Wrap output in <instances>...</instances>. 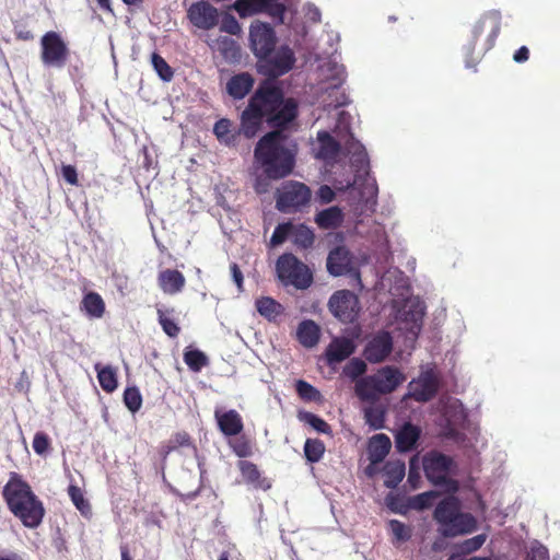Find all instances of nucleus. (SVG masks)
<instances>
[{"label":"nucleus","instance_id":"f257e3e1","mask_svg":"<svg viewBox=\"0 0 560 560\" xmlns=\"http://www.w3.org/2000/svg\"><path fill=\"white\" fill-rule=\"evenodd\" d=\"M295 116L296 103L291 98L284 101L280 89L266 84L256 91L242 113L238 132L246 138H253L264 119L273 127H282L291 122Z\"/></svg>","mask_w":560,"mask_h":560},{"label":"nucleus","instance_id":"f03ea898","mask_svg":"<svg viewBox=\"0 0 560 560\" xmlns=\"http://www.w3.org/2000/svg\"><path fill=\"white\" fill-rule=\"evenodd\" d=\"M350 114H348L345 110L338 112L336 131L338 133V137L340 138V141L343 142L345 151L347 152V154L351 155L353 166H355L358 168L357 172L360 173L361 171H365V167L368 165L366 153L364 151L363 145L357 140H354V138L352 137V133L350 132ZM364 173L366 177L363 180L362 188L360 187L359 184L361 179L360 174H358L353 180L336 179L334 182V186L337 190L340 191H345L352 187L358 188L360 190L362 198H365L366 201H369L370 199L376 196L377 187L375 180L368 177L366 172Z\"/></svg>","mask_w":560,"mask_h":560},{"label":"nucleus","instance_id":"7ed1b4c3","mask_svg":"<svg viewBox=\"0 0 560 560\" xmlns=\"http://www.w3.org/2000/svg\"><path fill=\"white\" fill-rule=\"evenodd\" d=\"M255 158L265 167L266 174L275 179L290 174L294 164L293 151L287 147L280 131L269 132L259 140Z\"/></svg>","mask_w":560,"mask_h":560},{"label":"nucleus","instance_id":"20e7f679","mask_svg":"<svg viewBox=\"0 0 560 560\" xmlns=\"http://www.w3.org/2000/svg\"><path fill=\"white\" fill-rule=\"evenodd\" d=\"M3 497L11 512L27 527H36L43 520L42 502L16 474H13L3 489Z\"/></svg>","mask_w":560,"mask_h":560},{"label":"nucleus","instance_id":"39448f33","mask_svg":"<svg viewBox=\"0 0 560 560\" xmlns=\"http://www.w3.org/2000/svg\"><path fill=\"white\" fill-rule=\"evenodd\" d=\"M459 509V502L455 497L442 500L435 508L434 518L443 536L465 535L477 528L476 518L471 514L462 513Z\"/></svg>","mask_w":560,"mask_h":560},{"label":"nucleus","instance_id":"423d86ee","mask_svg":"<svg viewBox=\"0 0 560 560\" xmlns=\"http://www.w3.org/2000/svg\"><path fill=\"white\" fill-rule=\"evenodd\" d=\"M406 381L405 375L394 366H384L374 375L355 383V394L362 400H375L382 394L394 392Z\"/></svg>","mask_w":560,"mask_h":560},{"label":"nucleus","instance_id":"0eeeda50","mask_svg":"<svg viewBox=\"0 0 560 560\" xmlns=\"http://www.w3.org/2000/svg\"><path fill=\"white\" fill-rule=\"evenodd\" d=\"M402 282L399 287L395 289H390L392 295L401 296L400 300L393 301V308L396 312V319L402 322L406 329L410 332L412 338H416L420 331L422 317H423V307L420 301L417 299L409 298V288L406 284V281L401 278Z\"/></svg>","mask_w":560,"mask_h":560},{"label":"nucleus","instance_id":"6e6552de","mask_svg":"<svg viewBox=\"0 0 560 560\" xmlns=\"http://www.w3.org/2000/svg\"><path fill=\"white\" fill-rule=\"evenodd\" d=\"M451 466V458L436 452L423 457V469L428 479L435 486H441L445 492L454 493L458 485L450 478Z\"/></svg>","mask_w":560,"mask_h":560},{"label":"nucleus","instance_id":"1a4fd4ad","mask_svg":"<svg viewBox=\"0 0 560 560\" xmlns=\"http://www.w3.org/2000/svg\"><path fill=\"white\" fill-rule=\"evenodd\" d=\"M276 267L279 279L285 284L306 289L312 283V275L307 266L291 254L280 256Z\"/></svg>","mask_w":560,"mask_h":560},{"label":"nucleus","instance_id":"9d476101","mask_svg":"<svg viewBox=\"0 0 560 560\" xmlns=\"http://www.w3.org/2000/svg\"><path fill=\"white\" fill-rule=\"evenodd\" d=\"M40 59L44 66L62 68L69 57V49L62 37L56 32H47L40 38Z\"/></svg>","mask_w":560,"mask_h":560},{"label":"nucleus","instance_id":"9b49d317","mask_svg":"<svg viewBox=\"0 0 560 560\" xmlns=\"http://www.w3.org/2000/svg\"><path fill=\"white\" fill-rule=\"evenodd\" d=\"M310 199L311 190L306 185L289 182L277 192V208L282 212H292L305 206Z\"/></svg>","mask_w":560,"mask_h":560},{"label":"nucleus","instance_id":"f8f14e48","mask_svg":"<svg viewBox=\"0 0 560 560\" xmlns=\"http://www.w3.org/2000/svg\"><path fill=\"white\" fill-rule=\"evenodd\" d=\"M328 306L330 312L345 323L353 322L360 310L358 296L348 290L335 292L329 299Z\"/></svg>","mask_w":560,"mask_h":560},{"label":"nucleus","instance_id":"ddd939ff","mask_svg":"<svg viewBox=\"0 0 560 560\" xmlns=\"http://www.w3.org/2000/svg\"><path fill=\"white\" fill-rule=\"evenodd\" d=\"M249 38L254 54L262 59L267 58L273 49L276 38L273 30L266 23H253Z\"/></svg>","mask_w":560,"mask_h":560},{"label":"nucleus","instance_id":"4468645a","mask_svg":"<svg viewBox=\"0 0 560 560\" xmlns=\"http://www.w3.org/2000/svg\"><path fill=\"white\" fill-rule=\"evenodd\" d=\"M187 15L189 21L201 30H211L219 23V11L206 1L192 3Z\"/></svg>","mask_w":560,"mask_h":560},{"label":"nucleus","instance_id":"2eb2a0df","mask_svg":"<svg viewBox=\"0 0 560 560\" xmlns=\"http://www.w3.org/2000/svg\"><path fill=\"white\" fill-rule=\"evenodd\" d=\"M438 375L433 370L423 371L417 380L409 384V394L418 401H427L436 393Z\"/></svg>","mask_w":560,"mask_h":560},{"label":"nucleus","instance_id":"dca6fc26","mask_svg":"<svg viewBox=\"0 0 560 560\" xmlns=\"http://www.w3.org/2000/svg\"><path fill=\"white\" fill-rule=\"evenodd\" d=\"M327 269L332 276L350 273L360 281L359 272L352 267L350 253L345 247H336L327 257Z\"/></svg>","mask_w":560,"mask_h":560},{"label":"nucleus","instance_id":"f3484780","mask_svg":"<svg viewBox=\"0 0 560 560\" xmlns=\"http://www.w3.org/2000/svg\"><path fill=\"white\" fill-rule=\"evenodd\" d=\"M393 349V340L388 332H378L372 337L364 349V357L369 362L384 361Z\"/></svg>","mask_w":560,"mask_h":560},{"label":"nucleus","instance_id":"a211bd4d","mask_svg":"<svg viewBox=\"0 0 560 560\" xmlns=\"http://www.w3.org/2000/svg\"><path fill=\"white\" fill-rule=\"evenodd\" d=\"M265 59L268 74L279 77L290 71L295 62L294 54L288 46L280 47Z\"/></svg>","mask_w":560,"mask_h":560},{"label":"nucleus","instance_id":"6ab92c4d","mask_svg":"<svg viewBox=\"0 0 560 560\" xmlns=\"http://www.w3.org/2000/svg\"><path fill=\"white\" fill-rule=\"evenodd\" d=\"M318 77L324 84L323 90L335 91L345 80V69L341 65L328 59L318 67Z\"/></svg>","mask_w":560,"mask_h":560},{"label":"nucleus","instance_id":"aec40b11","mask_svg":"<svg viewBox=\"0 0 560 560\" xmlns=\"http://www.w3.org/2000/svg\"><path fill=\"white\" fill-rule=\"evenodd\" d=\"M214 418L218 422L219 429L224 435H237L243 430V420L236 410L217 408L214 411Z\"/></svg>","mask_w":560,"mask_h":560},{"label":"nucleus","instance_id":"412c9836","mask_svg":"<svg viewBox=\"0 0 560 560\" xmlns=\"http://www.w3.org/2000/svg\"><path fill=\"white\" fill-rule=\"evenodd\" d=\"M318 148L316 158L324 160L326 163L337 161L341 151V141L337 142L328 131H319L317 133Z\"/></svg>","mask_w":560,"mask_h":560},{"label":"nucleus","instance_id":"4be33fe9","mask_svg":"<svg viewBox=\"0 0 560 560\" xmlns=\"http://www.w3.org/2000/svg\"><path fill=\"white\" fill-rule=\"evenodd\" d=\"M355 350L354 342L348 338H335L326 349L328 364L339 363L349 358Z\"/></svg>","mask_w":560,"mask_h":560},{"label":"nucleus","instance_id":"5701e85b","mask_svg":"<svg viewBox=\"0 0 560 560\" xmlns=\"http://www.w3.org/2000/svg\"><path fill=\"white\" fill-rule=\"evenodd\" d=\"M208 45L212 50L220 52L226 61H237L241 57L240 46L229 36H219L214 39H209Z\"/></svg>","mask_w":560,"mask_h":560},{"label":"nucleus","instance_id":"b1692460","mask_svg":"<svg viewBox=\"0 0 560 560\" xmlns=\"http://www.w3.org/2000/svg\"><path fill=\"white\" fill-rule=\"evenodd\" d=\"M159 285L166 294H176L185 285V277L182 272L174 269H166L159 273Z\"/></svg>","mask_w":560,"mask_h":560},{"label":"nucleus","instance_id":"393cba45","mask_svg":"<svg viewBox=\"0 0 560 560\" xmlns=\"http://www.w3.org/2000/svg\"><path fill=\"white\" fill-rule=\"evenodd\" d=\"M254 85V79L248 73L232 77L226 83V91L235 100L244 98Z\"/></svg>","mask_w":560,"mask_h":560},{"label":"nucleus","instance_id":"a878e982","mask_svg":"<svg viewBox=\"0 0 560 560\" xmlns=\"http://www.w3.org/2000/svg\"><path fill=\"white\" fill-rule=\"evenodd\" d=\"M420 436V429L411 423H405L396 433V447L400 452L410 451Z\"/></svg>","mask_w":560,"mask_h":560},{"label":"nucleus","instance_id":"bb28decb","mask_svg":"<svg viewBox=\"0 0 560 560\" xmlns=\"http://www.w3.org/2000/svg\"><path fill=\"white\" fill-rule=\"evenodd\" d=\"M392 443L387 435L376 434L369 443V458L373 464L381 463L390 450Z\"/></svg>","mask_w":560,"mask_h":560},{"label":"nucleus","instance_id":"cd10ccee","mask_svg":"<svg viewBox=\"0 0 560 560\" xmlns=\"http://www.w3.org/2000/svg\"><path fill=\"white\" fill-rule=\"evenodd\" d=\"M319 327L313 320H303L300 323L296 331L299 341L306 348H312L319 340Z\"/></svg>","mask_w":560,"mask_h":560},{"label":"nucleus","instance_id":"c85d7f7f","mask_svg":"<svg viewBox=\"0 0 560 560\" xmlns=\"http://www.w3.org/2000/svg\"><path fill=\"white\" fill-rule=\"evenodd\" d=\"M238 468L242 472L244 480L254 488H259L264 490L270 488V483L266 479L260 478V472L256 465H254L253 463L247 460H241L238 463Z\"/></svg>","mask_w":560,"mask_h":560},{"label":"nucleus","instance_id":"c756f323","mask_svg":"<svg viewBox=\"0 0 560 560\" xmlns=\"http://www.w3.org/2000/svg\"><path fill=\"white\" fill-rule=\"evenodd\" d=\"M257 312L269 322L276 320L283 312L280 303L269 296H262L256 300Z\"/></svg>","mask_w":560,"mask_h":560},{"label":"nucleus","instance_id":"7c9ffc66","mask_svg":"<svg viewBox=\"0 0 560 560\" xmlns=\"http://www.w3.org/2000/svg\"><path fill=\"white\" fill-rule=\"evenodd\" d=\"M271 8V0H237L234 9L241 16H250Z\"/></svg>","mask_w":560,"mask_h":560},{"label":"nucleus","instance_id":"2f4dec72","mask_svg":"<svg viewBox=\"0 0 560 560\" xmlns=\"http://www.w3.org/2000/svg\"><path fill=\"white\" fill-rule=\"evenodd\" d=\"M213 132L218 140L226 145L234 144L236 136L240 133L235 128H233L232 121L226 118H222L215 122Z\"/></svg>","mask_w":560,"mask_h":560},{"label":"nucleus","instance_id":"473e14b6","mask_svg":"<svg viewBox=\"0 0 560 560\" xmlns=\"http://www.w3.org/2000/svg\"><path fill=\"white\" fill-rule=\"evenodd\" d=\"M405 464L400 460H392L386 463L384 467L385 480L384 483L387 488H396L405 476Z\"/></svg>","mask_w":560,"mask_h":560},{"label":"nucleus","instance_id":"72a5a7b5","mask_svg":"<svg viewBox=\"0 0 560 560\" xmlns=\"http://www.w3.org/2000/svg\"><path fill=\"white\" fill-rule=\"evenodd\" d=\"M342 211L338 207H330L317 213L315 221L322 229H335L342 222Z\"/></svg>","mask_w":560,"mask_h":560},{"label":"nucleus","instance_id":"f704fd0d","mask_svg":"<svg viewBox=\"0 0 560 560\" xmlns=\"http://www.w3.org/2000/svg\"><path fill=\"white\" fill-rule=\"evenodd\" d=\"M82 307L93 318H101L105 312V303L102 296L95 292H90L83 298Z\"/></svg>","mask_w":560,"mask_h":560},{"label":"nucleus","instance_id":"c9c22d12","mask_svg":"<svg viewBox=\"0 0 560 560\" xmlns=\"http://www.w3.org/2000/svg\"><path fill=\"white\" fill-rule=\"evenodd\" d=\"M94 368L101 387L107 393L114 392L117 388L116 371L112 366H102L100 363H96Z\"/></svg>","mask_w":560,"mask_h":560},{"label":"nucleus","instance_id":"e433bc0d","mask_svg":"<svg viewBox=\"0 0 560 560\" xmlns=\"http://www.w3.org/2000/svg\"><path fill=\"white\" fill-rule=\"evenodd\" d=\"M291 241L301 247H308L314 242L313 231L304 224H293L291 231Z\"/></svg>","mask_w":560,"mask_h":560},{"label":"nucleus","instance_id":"4c0bfd02","mask_svg":"<svg viewBox=\"0 0 560 560\" xmlns=\"http://www.w3.org/2000/svg\"><path fill=\"white\" fill-rule=\"evenodd\" d=\"M68 493H69V497L71 498V501L75 505V508L84 516H88L91 514L90 503L84 499V495L79 487L71 485L68 489Z\"/></svg>","mask_w":560,"mask_h":560},{"label":"nucleus","instance_id":"58836bf2","mask_svg":"<svg viewBox=\"0 0 560 560\" xmlns=\"http://www.w3.org/2000/svg\"><path fill=\"white\" fill-rule=\"evenodd\" d=\"M184 361L195 372L200 371L208 362L207 357L199 350H188L184 353Z\"/></svg>","mask_w":560,"mask_h":560},{"label":"nucleus","instance_id":"ea45409f","mask_svg":"<svg viewBox=\"0 0 560 560\" xmlns=\"http://www.w3.org/2000/svg\"><path fill=\"white\" fill-rule=\"evenodd\" d=\"M324 451H325V446L318 440L308 439L305 442L304 453H305L307 460H310L311 463L318 462L322 458Z\"/></svg>","mask_w":560,"mask_h":560},{"label":"nucleus","instance_id":"a19ab883","mask_svg":"<svg viewBox=\"0 0 560 560\" xmlns=\"http://www.w3.org/2000/svg\"><path fill=\"white\" fill-rule=\"evenodd\" d=\"M159 323L161 324L164 332L170 337H176L179 334V327L170 316L168 311L158 308Z\"/></svg>","mask_w":560,"mask_h":560},{"label":"nucleus","instance_id":"79ce46f5","mask_svg":"<svg viewBox=\"0 0 560 560\" xmlns=\"http://www.w3.org/2000/svg\"><path fill=\"white\" fill-rule=\"evenodd\" d=\"M389 528L395 542H405L411 537V528L397 520L389 522Z\"/></svg>","mask_w":560,"mask_h":560},{"label":"nucleus","instance_id":"37998d69","mask_svg":"<svg viewBox=\"0 0 560 560\" xmlns=\"http://www.w3.org/2000/svg\"><path fill=\"white\" fill-rule=\"evenodd\" d=\"M124 402L131 412L138 411L142 405V397L139 389L137 387L126 388L124 393Z\"/></svg>","mask_w":560,"mask_h":560},{"label":"nucleus","instance_id":"c03bdc74","mask_svg":"<svg viewBox=\"0 0 560 560\" xmlns=\"http://www.w3.org/2000/svg\"><path fill=\"white\" fill-rule=\"evenodd\" d=\"M291 231H292V223H281L279 224L271 236L270 244L271 246H278L282 244L287 238L291 240Z\"/></svg>","mask_w":560,"mask_h":560},{"label":"nucleus","instance_id":"a18cd8bd","mask_svg":"<svg viewBox=\"0 0 560 560\" xmlns=\"http://www.w3.org/2000/svg\"><path fill=\"white\" fill-rule=\"evenodd\" d=\"M366 371V364L361 359L354 358L343 368V374L351 380H355Z\"/></svg>","mask_w":560,"mask_h":560},{"label":"nucleus","instance_id":"49530a36","mask_svg":"<svg viewBox=\"0 0 560 560\" xmlns=\"http://www.w3.org/2000/svg\"><path fill=\"white\" fill-rule=\"evenodd\" d=\"M152 65L158 72L159 77L164 81H170L173 77V71L166 61L158 54L152 55Z\"/></svg>","mask_w":560,"mask_h":560},{"label":"nucleus","instance_id":"de8ad7c7","mask_svg":"<svg viewBox=\"0 0 560 560\" xmlns=\"http://www.w3.org/2000/svg\"><path fill=\"white\" fill-rule=\"evenodd\" d=\"M296 392L301 398L308 401L317 400L320 397L319 392L305 381L296 382Z\"/></svg>","mask_w":560,"mask_h":560},{"label":"nucleus","instance_id":"09e8293b","mask_svg":"<svg viewBox=\"0 0 560 560\" xmlns=\"http://www.w3.org/2000/svg\"><path fill=\"white\" fill-rule=\"evenodd\" d=\"M366 423L373 429H381L383 427V413L378 408L369 407L364 411Z\"/></svg>","mask_w":560,"mask_h":560},{"label":"nucleus","instance_id":"8fccbe9b","mask_svg":"<svg viewBox=\"0 0 560 560\" xmlns=\"http://www.w3.org/2000/svg\"><path fill=\"white\" fill-rule=\"evenodd\" d=\"M301 419L314 428L317 432L327 433L329 431V425L327 422L313 413L306 412L301 417Z\"/></svg>","mask_w":560,"mask_h":560},{"label":"nucleus","instance_id":"3c124183","mask_svg":"<svg viewBox=\"0 0 560 560\" xmlns=\"http://www.w3.org/2000/svg\"><path fill=\"white\" fill-rule=\"evenodd\" d=\"M486 539H487L486 534L477 535L475 537L466 539L462 544L460 549L463 552H466V553L474 552V551L478 550L485 544Z\"/></svg>","mask_w":560,"mask_h":560},{"label":"nucleus","instance_id":"603ef678","mask_svg":"<svg viewBox=\"0 0 560 560\" xmlns=\"http://www.w3.org/2000/svg\"><path fill=\"white\" fill-rule=\"evenodd\" d=\"M49 439L48 436L43 432H37L33 440V448L36 454L43 455L47 452L49 447Z\"/></svg>","mask_w":560,"mask_h":560},{"label":"nucleus","instance_id":"864d4df0","mask_svg":"<svg viewBox=\"0 0 560 560\" xmlns=\"http://www.w3.org/2000/svg\"><path fill=\"white\" fill-rule=\"evenodd\" d=\"M221 31L231 35H236L241 32V26L234 16L225 15L221 23Z\"/></svg>","mask_w":560,"mask_h":560},{"label":"nucleus","instance_id":"5fc2aeb1","mask_svg":"<svg viewBox=\"0 0 560 560\" xmlns=\"http://www.w3.org/2000/svg\"><path fill=\"white\" fill-rule=\"evenodd\" d=\"M303 12H304L305 19L308 22L317 23L320 21V11L316 5H314L312 3H306L303 7Z\"/></svg>","mask_w":560,"mask_h":560},{"label":"nucleus","instance_id":"6e6d98bb","mask_svg":"<svg viewBox=\"0 0 560 560\" xmlns=\"http://www.w3.org/2000/svg\"><path fill=\"white\" fill-rule=\"evenodd\" d=\"M62 176L63 178L71 185H75L78 183V174L73 166L65 165L62 166Z\"/></svg>","mask_w":560,"mask_h":560},{"label":"nucleus","instance_id":"4d7b16f0","mask_svg":"<svg viewBox=\"0 0 560 560\" xmlns=\"http://www.w3.org/2000/svg\"><path fill=\"white\" fill-rule=\"evenodd\" d=\"M317 195H318V198L320 199V201L324 203H328V202L332 201V199L335 197L334 190L331 189V187H329L327 185L322 186L318 189Z\"/></svg>","mask_w":560,"mask_h":560},{"label":"nucleus","instance_id":"13d9d810","mask_svg":"<svg viewBox=\"0 0 560 560\" xmlns=\"http://www.w3.org/2000/svg\"><path fill=\"white\" fill-rule=\"evenodd\" d=\"M233 447V451L238 457H246L249 455V447L247 443L245 442H234L231 444Z\"/></svg>","mask_w":560,"mask_h":560},{"label":"nucleus","instance_id":"bf43d9fd","mask_svg":"<svg viewBox=\"0 0 560 560\" xmlns=\"http://www.w3.org/2000/svg\"><path fill=\"white\" fill-rule=\"evenodd\" d=\"M420 479L419 472L415 467V459L410 462V469L408 475V482L412 486V488H417V483Z\"/></svg>","mask_w":560,"mask_h":560},{"label":"nucleus","instance_id":"052dcab7","mask_svg":"<svg viewBox=\"0 0 560 560\" xmlns=\"http://www.w3.org/2000/svg\"><path fill=\"white\" fill-rule=\"evenodd\" d=\"M231 271H232V276H233V280L234 282L236 283L237 288L240 290H242V285H243V275L241 272V270L238 269L237 265L236 264H233L231 266Z\"/></svg>","mask_w":560,"mask_h":560},{"label":"nucleus","instance_id":"680f3d73","mask_svg":"<svg viewBox=\"0 0 560 560\" xmlns=\"http://www.w3.org/2000/svg\"><path fill=\"white\" fill-rule=\"evenodd\" d=\"M528 56H529V51H528L527 47L522 46L518 50L515 51L513 59L516 62H524L528 59Z\"/></svg>","mask_w":560,"mask_h":560},{"label":"nucleus","instance_id":"e2e57ef3","mask_svg":"<svg viewBox=\"0 0 560 560\" xmlns=\"http://www.w3.org/2000/svg\"><path fill=\"white\" fill-rule=\"evenodd\" d=\"M488 18L492 21V24H493L492 38H494L499 33L500 16L498 13H491Z\"/></svg>","mask_w":560,"mask_h":560},{"label":"nucleus","instance_id":"0e129e2a","mask_svg":"<svg viewBox=\"0 0 560 560\" xmlns=\"http://www.w3.org/2000/svg\"><path fill=\"white\" fill-rule=\"evenodd\" d=\"M0 560H24L22 556L15 552H0Z\"/></svg>","mask_w":560,"mask_h":560},{"label":"nucleus","instance_id":"69168bd1","mask_svg":"<svg viewBox=\"0 0 560 560\" xmlns=\"http://www.w3.org/2000/svg\"><path fill=\"white\" fill-rule=\"evenodd\" d=\"M485 21L478 22L474 27V37L477 38L483 31Z\"/></svg>","mask_w":560,"mask_h":560},{"label":"nucleus","instance_id":"338daca9","mask_svg":"<svg viewBox=\"0 0 560 560\" xmlns=\"http://www.w3.org/2000/svg\"><path fill=\"white\" fill-rule=\"evenodd\" d=\"M435 497V492H425L419 495V500L422 501V505L427 504V500L430 498Z\"/></svg>","mask_w":560,"mask_h":560},{"label":"nucleus","instance_id":"774afa93","mask_svg":"<svg viewBox=\"0 0 560 560\" xmlns=\"http://www.w3.org/2000/svg\"><path fill=\"white\" fill-rule=\"evenodd\" d=\"M121 560H132L126 546L120 547Z\"/></svg>","mask_w":560,"mask_h":560}]
</instances>
